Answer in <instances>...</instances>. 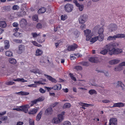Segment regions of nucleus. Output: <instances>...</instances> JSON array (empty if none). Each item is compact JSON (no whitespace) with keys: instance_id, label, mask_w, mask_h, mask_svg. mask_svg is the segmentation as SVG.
Segmentation results:
<instances>
[{"instance_id":"obj_1","label":"nucleus","mask_w":125,"mask_h":125,"mask_svg":"<svg viewBox=\"0 0 125 125\" xmlns=\"http://www.w3.org/2000/svg\"><path fill=\"white\" fill-rule=\"evenodd\" d=\"M30 72L31 73H33L35 74L38 73L39 75H42L44 74L45 76H47V78L49 79L50 81L56 83L57 81L55 79L53 78L51 76L47 75L46 74H44V72L38 69H32L30 70Z\"/></svg>"},{"instance_id":"obj_2","label":"nucleus","mask_w":125,"mask_h":125,"mask_svg":"<svg viewBox=\"0 0 125 125\" xmlns=\"http://www.w3.org/2000/svg\"><path fill=\"white\" fill-rule=\"evenodd\" d=\"M111 44V47L110 49L111 51H110V54H111V55L113 54H117L122 52V50L121 49H115L119 45L118 43L115 42L114 43H112Z\"/></svg>"},{"instance_id":"obj_3","label":"nucleus","mask_w":125,"mask_h":125,"mask_svg":"<svg viewBox=\"0 0 125 125\" xmlns=\"http://www.w3.org/2000/svg\"><path fill=\"white\" fill-rule=\"evenodd\" d=\"M111 47V43L106 45L104 47V50L101 51L100 53L103 55H105L108 52L109 55H111V54H110L111 51L110 49Z\"/></svg>"},{"instance_id":"obj_4","label":"nucleus","mask_w":125,"mask_h":125,"mask_svg":"<svg viewBox=\"0 0 125 125\" xmlns=\"http://www.w3.org/2000/svg\"><path fill=\"white\" fill-rule=\"evenodd\" d=\"M84 35L86 37V40L89 41L93 35V34L91 30L86 29L84 31Z\"/></svg>"},{"instance_id":"obj_5","label":"nucleus","mask_w":125,"mask_h":125,"mask_svg":"<svg viewBox=\"0 0 125 125\" xmlns=\"http://www.w3.org/2000/svg\"><path fill=\"white\" fill-rule=\"evenodd\" d=\"M65 11L68 12H71L73 9V5L70 4H67L65 6Z\"/></svg>"},{"instance_id":"obj_6","label":"nucleus","mask_w":125,"mask_h":125,"mask_svg":"<svg viewBox=\"0 0 125 125\" xmlns=\"http://www.w3.org/2000/svg\"><path fill=\"white\" fill-rule=\"evenodd\" d=\"M95 30H98V34H104L103 32L104 31V27L103 26L100 27L99 25H96L94 28Z\"/></svg>"},{"instance_id":"obj_7","label":"nucleus","mask_w":125,"mask_h":125,"mask_svg":"<svg viewBox=\"0 0 125 125\" xmlns=\"http://www.w3.org/2000/svg\"><path fill=\"white\" fill-rule=\"evenodd\" d=\"M87 18L85 15L81 16L79 18V21L80 24L83 23L87 20Z\"/></svg>"},{"instance_id":"obj_8","label":"nucleus","mask_w":125,"mask_h":125,"mask_svg":"<svg viewBox=\"0 0 125 125\" xmlns=\"http://www.w3.org/2000/svg\"><path fill=\"white\" fill-rule=\"evenodd\" d=\"M109 125H117V120L116 118H112L109 120Z\"/></svg>"},{"instance_id":"obj_9","label":"nucleus","mask_w":125,"mask_h":125,"mask_svg":"<svg viewBox=\"0 0 125 125\" xmlns=\"http://www.w3.org/2000/svg\"><path fill=\"white\" fill-rule=\"evenodd\" d=\"M125 104L121 102H119L115 103L114 104L113 106H110V108H113L115 107H120L124 106H125Z\"/></svg>"},{"instance_id":"obj_10","label":"nucleus","mask_w":125,"mask_h":125,"mask_svg":"<svg viewBox=\"0 0 125 125\" xmlns=\"http://www.w3.org/2000/svg\"><path fill=\"white\" fill-rule=\"evenodd\" d=\"M99 56L91 57L89 58V61L92 62H99Z\"/></svg>"},{"instance_id":"obj_11","label":"nucleus","mask_w":125,"mask_h":125,"mask_svg":"<svg viewBox=\"0 0 125 125\" xmlns=\"http://www.w3.org/2000/svg\"><path fill=\"white\" fill-rule=\"evenodd\" d=\"M120 60L119 59H115L110 61L109 63L111 65H113L117 64L120 62Z\"/></svg>"},{"instance_id":"obj_12","label":"nucleus","mask_w":125,"mask_h":125,"mask_svg":"<svg viewBox=\"0 0 125 125\" xmlns=\"http://www.w3.org/2000/svg\"><path fill=\"white\" fill-rule=\"evenodd\" d=\"M27 24L26 20L23 19H21L20 21V24L21 27H23L25 26Z\"/></svg>"},{"instance_id":"obj_13","label":"nucleus","mask_w":125,"mask_h":125,"mask_svg":"<svg viewBox=\"0 0 125 125\" xmlns=\"http://www.w3.org/2000/svg\"><path fill=\"white\" fill-rule=\"evenodd\" d=\"M19 50L18 51L19 53H21L24 51L25 50V47L24 45H20L18 47Z\"/></svg>"},{"instance_id":"obj_14","label":"nucleus","mask_w":125,"mask_h":125,"mask_svg":"<svg viewBox=\"0 0 125 125\" xmlns=\"http://www.w3.org/2000/svg\"><path fill=\"white\" fill-rule=\"evenodd\" d=\"M53 110L51 107H49L47 108L45 110V114L46 115H51L52 113Z\"/></svg>"},{"instance_id":"obj_15","label":"nucleus","mask_w":125,"mask_h":125,"mask_svg":"<svg viewBox=\"0 0 125 125\" xmlns=\"http://www.w3.org/2000/svg\"><path fill=\"white\" fill-rule=\"evenodd\" d=\"M78 46L76 44H74L73 45L68 46V49L69 51H73Z\"/></svg>"},{"instance_id":"obj_16","label":"nucleus","mask_w":125,"mask_h":125,"mask_svg":"<svg viewBox=\"0 0 125 125\" xmlns=\"http://www.w3.org/2000/svg\"><path fill=\"white\" fill-rule=\"evenodd\" d=\"M39 109L38 108L31 109L29 111L28 113L29 114L34 115L37 113Z\"/></svg>"},{"instance_id":"obj_17","label":"nucleus","mask_w":125,"mask_h":125,"mask_svg":"<svg viewBox=\"0 0 125 125\" xmlns=\"http://www.w3.org/2000/svg\"><path fill=\"white\" fill-rule=\"evenodd\" d=\"M65 112H62L61 114L59 115L58 116V118L60 122L62 121L64 119V117Z\"/></svg>"},{"instance_id":"obj_18","label":"nucleus","mask_w":125,"mask_h":125,"mask_svg":"<svg viewBox=\"0 0 125 125\" xmlns=\"http://www.w3.org/2000/svg\"><path fill=\"white\" fill-rule=\"evenodd\" d=\"M82 56V55L80 53L72 54L71 55V59L72 60L74 59L77 57H79Z\"/></svg>"},{"instance_id":"obj_19","label":"nucleus","mask_w":125,"mask_h":125,"mask_svg":"<svg viewBox=\"0 0 125 125\" xmlns=\"http://www.w3.org/2000/svg\"><path fill=\"white\" fill-rule=\"evenodd\" d=\"M110 28H109L110 31H112L114 30H115L117 29V26L115 24H112L109 26Z\"/></svg>"},{"instance_id":"obj_20","label":"nucleus","mask_w":125,"mask_h":125,"mask_svg":"<svg viewBox=\"0 0 125 125\" xmlns=\"http://www.w3.org/2000/svg\"><path fill=\"white\" fill-rule=\"evenodd\" d=\"M61 85L58 84L55 85L52 87V88L55 90H59L61 89Z\"/></svg>"},{"instance_id":"obj_21","label":"nucleus","mask_w":125,"mask_h":125,"mask_svg":"<svg viewBox=\"0 0 125 125\" xmlns=\"http://www.w3.org/2000/svg\"><path fill=\"white\" fill-rule=\"evenodd\" d=\"M79 104L81 105L82 106V107H81L83 109H85V108L84 107H88L89 106H90L91 105L89 104H88L86 103H82V102H80L79 103Z\"/></svg>"},{"instance_id":"obj_22","label":"nucleus","mask_w":125,"mask_h":125,"mask_svg":"<svg viewBox=\"0 0 125 125\" xmlns=\"http://www.w3.org/2000/svg\"><path fill=\"white\" fill-rule=\"evenodd\" d=\"M42 114V111L41 110L38 114L36 118V120L37 121H38L40 120L41 118Z\"/></svg>"},{"instance_id":"obj_23","label":"nucleus","mask_w":125,"mask_h":125,"mask_svg":"<svg viewBox=\"0 0 125 125\" xmlns=\"http://www.w3.org/2000/svg\"><path fill=\"white\" fill-rule=\"evenodd\" d=\"M116 87L120 86L122 88H123L124 86V84L120 81H118L116 83H115Z\"/></svg>"},{"instance_id":"obj_24","label":"nucleus","mask_w":125,"mask_h":125,"mask_svg":"<svg viewBox=\"0 0 125 125\" xmlns=\"http://www.w3.org/2000/svg\"><path fill=\"white\" fill-rule=\"evenodd\" d=\"M52 122L53 123L57 124L60 123V122L58 118L54 117L52 119Z\"/></svg>"},{"instance_id":"obj_25","label":"nucleus","mask_w":125,"mask_h":125,"mask_svg":"<svg viewBox=\"0 0 125 125\" xmlns=\"http://www.w3.org/2000/svg\"><path fill=\"white\" fill-rule=\"evenodd\" d=\"M42 53L43 52L41 50L38 49L36 51L35 55L36 56H40L42 54Z\"/></svg>"},{"instance_id":"obj_26","label":"nucleus","mask_w":125,"mask_h":125,"mask_svg":"<svg viewBox=\"0 0 125 125\" xmlns=\"http://www.w3.org/2000/svg\"><path fill=\"white\" fill-rule=\"evenodd\" d=\"M46 11V9L44 7H42L40 8L38 11V13L41 14L42 13H43Z\"/></svg>"},{"instance_id":"obj_27","label":"nucleus","mask_w":125,"mask_h":125,"mask_svg":"<svg viewBox=\"0 0 125 125\" xmlns=\"http://www.w3.org/2000/svg\"><path fill=\"white\" fill-rule=\"evenodd\" d=\"M16 93L17 94L21 95H27L29 94V93L28 92L23 91H21L18 92H16Z\"/></svg>"},{"instance_id":"obj_28","label":"nucleus","mask_w":125,"mask_h":125,"mask_svg":"<svg viewBox=\"0 0 125 125\" xmlns=\"http://www.w3.org/2000/svg\"><path fill=\"white\" fill-rule=\"evenodd\" d=\"M1 9L3 11H8L10 10V6H5L2 7Z\"/></svg>"},{"instance_id":"obj_29","label":"nucleus","mask_w":125,"mask_h":125,"mask_svg":"<svg viewBox=\"0 0 125 125\" xmlns=\"http://www.w3.org/2000/svg\"><path fill=\"white\" fill-rule=\"evenodd\" d=\"M26 14V12L23 10L17 13V15L19 17L23 16L24 15H25Z\"/></svg>"},{"instance_id":"obj_30","label":"nucleus","mask_w":125,"mask_h":125,"mask_svg":"<svg viewBox=\"0 0 125 125\" xmlns=\"http://www.w3.org/2000/svg\"><path fill=\"white\" fill-rule=\"evenodd\" d=\"M20 108H21V111H23L25 113H27L28 111V109L26 107H25L23 105L20 106L19 107Z\"/></svg>"},{"instance_id":"obj_31","label":"nucleus","mask_w":125,"mask_h":125,"mask_svg":"<svg viewBox=\"0 0 125 125\" xmlns=\"http://www.w3.org/2000/svg\"><path fill=\"white\" fill-rule=\"evenodd\" d=\"M5 49H7L10 47V44L9 41H8L6 40L4 41Z\"/></svg>"},{"instance_id":"obj_32","label":"nucleus","mask_w":125,"mask_h":125,"mask_svg":"<svg viewBox=\"0 0 125 125\" xmlns=\"http://www.w3.org/2000/svg\"><path fill=\"white\" fill-rule=\"evenodd\" d=\"M99 34L98 36H96L98 37V40L100 41H102L104 38V34Z\"/></svg>"},{"instance_id":"obj_33","label":"nucleus","mask_w":125,"mask_h":125,"mask_svg":"<svg viewBox=\"0 0 125 125\" xmlns=\"http://www.w3.org/2000/svg\"><path fill=\"white\" fill-rule=\"evenodd\" d=\"M13 80L15 81H20L22 82H27V81L26 80H25L23 78H17L16 79H14Z\"/></svg>"},{"instance_id":"obj_34","label":"nucleus","mask_w":125,"mask_h":125,"mask_svg":"<svg viewBox=\"0 0 125 125\" xmlns=\"http://www.w3.org/2000/svg\"><path fill=\"white\" fill-rule=\"evenodd\" d=\"M116 38H121L125 37V35L123 34H118L115 35Z\"/></svg>"},{"instance_id":"obj_35","label":"nucleus","mask_w":125,"mask_h":125,"mask_svg":"<svg viewBox=\"0 0 125 125\" xmlns=\"http://www.w3.org/2000/svg\"><path fill=\"white\" fill-rule=\"evenodd\" d=\"M6 26V24L4 21H0V27L4 28Z\"/></svg>"},{"instance_id":"obj_36","label":"nucleus","mask_w":125,"mask_h":125,"mask_svg":"<svg viewBox=\"0 0 125 125\" xmlns=\"http://www.w3.org/2000/svg\"><path fill=\"white\" fill-rule=\"evenodd\" d=\"M6 55L9 57H11L13 56V53L10 51H8L5 52Z\"/></svg>"},{"instance_id":"obj_37","label":"nucleus","mask_w":125,"mask_h":125,"mask_svg":"<svg viewBox=\"0 0 125 125\" xmlns=\"http://www.w3.org/2000/svg\"><path fill=\"white\" fill-rule=\"evenodd\" d=\"M9 60L10 63L13 64H15L16 62V60L15 59L12 58H10Z\"/></svg>"},{"instance_id":"obj_38","label":"nucleus","mask_w":125,"mask_h":125,"mask_svg":"<svg viewBox=\"0 0 125 125\" xmlns=\"http://www.w3.org/2000/svg\"><path fill=\"white\" fill-rule=\"evenodd\" d=\"M98 38L97 37L95 36L94 37L92 38L91 39H90L89 40L90 41L93 43L95 42L97 40H98Z\"/></svg>"},{"instance_id":"obj_39","label":"nucleus","mask_w":125,"mask_h":125,"mask_svg":"<svg viewBox=\"0 0 125 125\" xmlns=\"http://www.w3.org/2000/svg\"><path fill=\"white\" fill-rule=\"evenodd\" d=\"M116 36L115 35L113 36H109L107 38V40L109 41L115 40V39Z\"/></svg>"},{"instance_id":"obj_40","label":"nucleus","mask_w":125,"mask_h":125,"mask_svg":"<svg viewBox=\"0 0 125 125\" xmlns=\"http://www.w3.org/2000/svg\"><path fill=\"white\" fill-rule=\"evenodd\" d=\"M89 93L90 95L96 94L97 93V92L94 89H91L89 91Z\"/></svg>"},{"instance_id":"obj_41","label":"nucleus","mask_w":125,"mask_h":125,"mask_svg":"<svg viewBox=\"0 0 125 125\" xmlns=\"http://www.w3.org/2000/svg\"><path fill=\"white\" fill-rule=\"evenodd\" d=\"M71 106V104L69 103H66L63 106V108H69Z\"/></svg>"},{"instance_id":"obj_42","label":"nucleus","mask_w":125,"mask_h":125,"mask_svg":"<svg viewBox=\"0 0 125 125\" xmlns=\"http://www.w3.org/2000/svg\"><path fill=\"white\" fill-rule=\"evenodd\" d=\"M73 34L75 36V37L76 38H77L79 36V34L78 31L76 30L74 31Z\"/></svg>"},{"instance_id":"obj_43","label":"nucleus","mask_w":125,"mask_h":125,"mask_svg":"<svg viewBox=\"0 0 125 125\" xmlns=\"http://www.w3.org/2000/svg\"><path fill=\"white\" fill-rule=\"evenodd\" d=\"M44 100V98L43 97H39L38 99L34 100V102L37 103L38 102L42 101Z\"/></svg>"},{"instance_id":"obj_44","label":"nucleus","mask_w":125,"mask_h":125,"mask_svg":"<svg viewBox=\"0 0 125 125\" xmlns=\"http://www.w3.org/2000/svg\"><path fill=\"white\" fill-rule=\"evenodd\" d=\"M40 33L37 34V33L36 32H35L34 33H31V35L34 38H36L37 36L40 35Z\"/></svg>"},{"instance_id":"obj_45","label":"nucleus","mask_w":125,"mask_h":125,"mask_svg":"<svg viewBox=\"0 0 125 125\" xmlns=\"http://www.w3.org/2000/svg\"><path fill=\"white\" fill-rule=\"evenodd\" d=\"M77 6L78 7L79 10L80 11H82L84 8V6L83 5H80L79 4H77Z\"/></svg>"},{"instance_id":"obj_46","label":"nucleus","mask_w":125,"mask_h":125,"mask_svg":"<svg viewBox=\"0 0 125 125\" xmlns=\"http://www.w3.org/2000/svg\"><path fill=\"white\" fill-rule=\"evenodd\" d=\"M32 44L35 46H38L39 47H41L42 45H41L38 44L35 41H32L31 42Z\"/></svg>"},{"instance_id":"obj_47","label":"nucleus","mask_w":125,"mask_h":125,"mask_svg":"<svg viewBox=\"0 0 125 125\" xmlns=\"http://www.w3.org/2000/svg\"><path fill=\"white\" fill-rule=\"evenodd\" d=\"M122 68H121L120 66H119V64L118 66L114 68V70L115 71H118L122 70Z\"/></svg>"},{"instance_id":"obj_48","label":"nucleus","mask_w":125,"mask_h":125,"mask_svg":"<svg viewBox=\"0 0 125 125\" xmlns=\"http://www.w3.org/2000/svg\"><path fill=\"white\" fill-rule=\"evenodd\" d=\"M67 18V16L65 15H62L61 16V20L63 21H64Z\"/></svg>"},{"instance_id":"obj_49","label":"nucleus","mask_w":125,"mask_h":125,"mask_svg":"<svg viewBox=\"0 0 125 125\" xmlns=\"http://www.w3.org/2000/svg\"><path fill=\"white\" fill-rule=\"evenodd\" d=\"M19 8V7L18 5H14L12 7V9L14 10H18Z\"/></svg>"},{"instance_id":"obj_50","label":"nucleus","mask_w":125,"mask_h":125,"mask_svg":"<svg viewBox=\"0 0 125 125\" xmlns=\"http://www.w3.org/2000/svg\"><path fill=\"white\" fill-rule=\"evenodd\" d=\"M74 69L78 71L81 70L82 69V67L80 66H77L74 67Z\"/></svg>"},{"instance_id":"obj_51","label":"nucleus","mask_w":125,"mask_h":125,"mask_svg":"<svg viewBox=\"0 0 125 125\" xmlns=\"http://www.w3.org/2000/svg\"><path fill=\"white\" fill-rule=\"evenodd\" d=\"M14 83V82L12 81H10L7 82L5 83L6 84L9 85H13Z\"/></svg>"},{"instance_id":"obj_52","label":"nucleus","mask_w":125,"mask_h":125,"mask_svg":"<svg viewBox=\"0 0 125 125\" xmlns=\"http://www.w3.org/2000/svg\"><path fill=\"white\" fill-rule=\"evenodd\" d=\"M30 125H34V121L32 119H29V120Z\"/></svg>"},{"instance_id":"obj_53","label":"nucleus","mask_w":125,"mask_h":125,"mask_svg":"<svg viewBox=\"0 0 125 125\" xmlns=\"http://www.w3.org/2000/svg\"><path fill=\"white\" fill-rule=\"evenodd\" d=\"M13 41L17 43H21L22 42V40H21L14 39Z\"/></svg>"},{"instance_id":"obj_54","label":"nucleus","mask_w":125,"mask_h":125,"mask_svg":"<svg viewBox=\"0 0 125 125\" xmlns=\"http://www.w3.org/2000/svg\"><path fill=\"white\" fill-rule=\"evenodd\" d=\"M70 76V77L71 79L74 81H76V79L75 77H74L73 75L71 73L69 74Z\"/></svg>"},{"instance_id":"obj_55","label":"nucleus","mask_w":125,"mask_h":125,"mask_svg":"<svg viewBox=\"0 0 125 125\" xmlns=\"http://www.w3.org/2000/svg\"><path fill=\"white\" fill-rule=\"evenodd\" d=\"M34 83H38L39 84H45V83L42 82L40 80L38 81H35L34 82Z\"/></svg>"},{"instance_id":"obj_56","label":"nucleus","mask_w":125,"mask_h":125,"mask_svg":"<svg viewBox=\"0 0 125 125\" xmlns=\"http://www.w3.org/2000/svg\"><path fill=\"white\" fill-rule=\"evenodd\" d=\"M8 119V117L7 116H4L0 118V119L2 121L6 120Z\"/></svg>"},{"instance_id":"obj_57","label":"nucleus","mask_w":125,"mask_h":125,"mask_svg":"<svg viewBox=\"0 0 125 125\" xmlns=\"http://www.w3.org/2000/svg\"><path fill=\"white\" fill-rule=\"evenodd\" d=\"M63 125H71V124L69 121H66L64 122Z\"/></svg>"},{"instance_id":"obj_58","label":"nucleus","mask_w":125,"mask_h":125,"mask_svg":"<svg viewBox=\"0 0 125 125\" xmlns=\"http://www.w3.org/2000/svg\"><path fill=\"white\" fill-rule=\"evenodd\" d=\"M86 28V25L84 24H82L80 26V28L82 30H83L84 29Z\"/></svg>"},{"instance_id":"obj_59","label":"nucleus","mask_w":125,"mask_h":125,"mask_svg":"<svg viewBox=\"0 0 125 125\" xmlns=\"http://www.w3.org/2000/svg\"><path fill=\"white\" fill-rule=\"evenodd\" d=\"M33 20L34 21H36L38 19V17L37 15H35L32 17Z\"/></svg>"},{"instance_id":"obj_60","label":"nucleus","mask_w":125,"mask_h":125,"mask_svg":"<svg viewBox=\"0 0 125 125\" xmlns=\"http://www.w3.org/2000/svg\"><path fill=\"white\" fill-rule=\"evenodd\" d=\"M102 102L103 103H109L110 102V100L107 99L103 100L102 101Z\"/></svg>"},{"instance_id":"obj_61","label":"nucleus","mask_w":125,"mask_h":125,"mask_svg":"<svg viewBox=\"0 0 125 125\" xmlns=\"http://www.w3.org/2000/svg\"><path fill=\"white\" fill-rule=\"evenodd\" d=\"M36 27L37 29H41L42 27V24L40 23H38L36 26Z\"/></svg>"},{"instance_id":"obj_62","label":"nucleus","mask_w":125,"mask_h":125,"mask_svg":"<svg viewBox=\"0 0 125 125\" xmlns=\"http://www.w3.org/2000/svg\"><path fill=\"white\" fill-rule=\"evenodd\" d=\"M27 86L30 87H37L36 85L34 84H32L30 85H28Z\"/></svg>"},{"instance_id":"obj_63","label":"nucleus","mask_w":125,"mask_h":125,"mask_svg":"<svg viewBox=\"0 0 125 125\" xmlns=\"http://www.w3.org/2000/svg\"><path fill=\"white\" fill-rule=\"evenodd\" d=\"M119 66H120L121 68L123 66H125V62H123L119 64Z\"/></svg>"},{"instance_id":"obj_64","label":"nucleus","mask_w":125,"mask_h":125,"mask_svg":"<svg viewBox=\"0 0 125 125\" xmlns=\"http://www.w3.org/2000/svg\"><path fill=\"white\" fill-rule=\"evenodd\" d=\"M23 123L21 121L17 122L16 123V125H23Z\"/></svg>"}]
</instances>
